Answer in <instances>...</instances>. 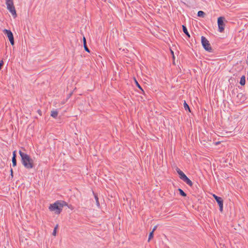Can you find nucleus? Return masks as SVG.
Listing matches in <instances>:
<instances>
[{"mask_svg":"<svg viewBox=\"0 0 248 248\" xmlns=\"http://www.w3.org/2000/svg\"><path fill=\"white\" fill-rule=\"evenodd\" d=\"M67 205V202L64 201H57L54 203L50 204L49 206V210L54 212L55 214L59 215L62 210V208Z\"/></svg>","mask_w":248,"mask_h":248,"instance_id":"f257e3e1","label":"nucleus"},{"mask_svg":"<svg viewBox=\"0 0 248 248\" xmlns=\"http://www.w3.org/2000/svg\"><path fill=\"white\" fill-rule=\"evenodd\" d=\"M19 154L21 157V163L27 169H32L33 166V161L27 154L19 151Z\"/></svg>","mask_w":248,"mask_h":248,"instance_id":"f03ea898","label":"nucleus"},{"mask_svg":"<svg viewBox=\"0 0 248 248\" xmlns=\"http://www.w3.org/2000/svg\"><path fill=\"white\" fill-rule=\"evenodd\" d=\"M179 175V178L185 182L188 186H192L193 185L192 182L186 176V175L178 168L175 169Z\"/></svg>","mask_w":248,"mask_h":248,"instance_id":"7ed1b4c3","label":"nucleus"},{"mask_svg":"<svg viewBox=\"0 0 248 248\" xmlns=\"http://www.w3.org/2000/svg\"><path fill=\"white\" fill-rule=\"evenodd\" d=\"M201 42L203 47L206 51L209 52H213V49L211 47L209 41L204 36H202Z\"/></svg>","mask_w":248,"mask_h":248,"instance_id":"20e7f679","label":"nucleus"},{"mask_svg":"<svg viewBox=\"0 0 248 248\" xmlns=\"http://www.w3.org/2000/svg\"><path fill=\"white\" fill-rule=\"evenodd\" d=\"M7 8L12 15L15 17L16 16V11L14 5L13 0H6Z\"/></svg>","mask_w":248,"mask_h":248,"instance_id":"39448f33","label":"nucleus"},{"mask_svg":"<svg viewBox=\"0 0 248 248\" xmlns=\"http://www.w3.org/2000/svg\"><path fill=\"white\" fill-rule=\"evenodd\" d=\"M227 20L224 16H220L217 18V25L218 27V31L220 32H223L224 31L225 27V22H227Z\"/></svg>","mask_w":248,"mask_h":248,"instance_id":"423d86ee","label":"nucleus"},{"mask_svg":"<svg viewBox=\"0 0 248 248\" xmlns=\"http://www.w3.org/2000/svg\"><path fill=\"white\" fill-rule=\"evenodd\" d=\"M3 33L8 38L11 44L13 46L15 44L14 38L12 32L9 30L4 29L3 31Z\"/></svg>","mask_w":248,"mask_h":248,"instance_id":"0eeeda50","label":"nucleus"},{"mask_svg":"<svg viewBox=\"0 0 248 248\" xmlns=\"http://www.w3.org/2000/svg\"><path fill=\"white\" fill-rule=\"evenodd\" d=\"M246 99V95L242 93H238L236 96L237 103H243L245 101Z\"/></svg>","mask_w":248,"mask_h":248,"instance_id":"6e6552de","label":"nucleus"},{"mask_svg":"<svg viewBox=\"0 0 248 248\" xmlns=\"http://www.w3.org/2000/svg\"><path fill=\"white\" fill-rule=\"evenodd\" d=\"M216 202H217L219 207V211L221 212L223 211V200L222 198H220L219 199L217 200Z\"/></svg>","mask_w":248,"mask_h":248,"instance_id":"1a4fd4ad","label":"nucleus"},{"mask_svg":"<svg viewBox=\"0 0 248 248\" xmlns=\"http://www.w3.org/2000/svg\"><path fill=\"white\" fill-rule=\"evenodd\" d=\"M83 45H84V47L85 50L88 52H90V50L87 46L86 40V38L85 37H83Z\"/></svg>","mask_w":248,"mask_h":248,"instance_id":"9d476101","label":"nucleus"},{"mask_svg":"<svg viewBox=\"0 0 248 248\" xmlns=\"http://www.w3.org/2000/svg\"><path fill=\"white\" fill-rule=\"evenodd\" d=\"M182 28H183V32L186 34V35L187 36V37L190 38V34L189 33V32H188V31H187V29L186 26H185L184 25H183L182 26Z\"/></svg>","mask_w":248,"mask_h":248,"instance_id":"9b49d317","label":"nucleus"},{"mask_svg":"<svg viewBox=\"0 0 248 248\" xmlns=\"http://www.w3.org/2000/svg\"><path fill=\"white\" fill-rule=\"evenodd\" d=\"M240 84L242 86H244L246 84V78L245 76H242L240 78Z\"/></svg>","mask_w":248,"mask_h":248,"instance_id":"f8f14e48","label":"nucleus"},{"mask_svg":"<svg viewBox=\"0 0 248 248\" xmlns=\"http://www.w3.org/2000/svg\"><path fill=\"white\" fill-rule=\"evenodd\" d=\"M58 114V111L56 110H55L51 111L50 115L52 117L56 118L57 117Z\"/></svg>","mask_w":248,"mask_h":248,"instance_id":"ddd939ff","label":"nucleus"},{"mask_svg":"<svg viewBox=\"0 0 248 248\" xmlns=\"http://www.w3.org/2000/svg\"><path fill=\"white\" fill-rule=\"evenodd\" d=\"M184 107L186 110H188L189 112H191L190 108L188 104L185 101L184 103Z\"/></svg>","mask_w":248,"mask_h":248,"instance_id":"4468645a","label":"nucleus"},{"mask_svg":"<svg viewBox=\"0 0 248 248\" xmlns=\"http://www.w3.org/2000/svg\"><path fill=\"white\" fill-rule=\"evenodd\" d=\"M197 16L199 17H204V16H205V13L202 11H199L198 12Z\"/></svg>","mask_w":248,"mask_h":248,"instance_id":"2eb2a0df","label":"nucleus"},{"mask_svg":"<svg viewBox=\"0 0 248 248\" xmlns=\"http://www.w3.org/2000/svg\"><path fill=\"white\" fill-rule=\"evenodd\" d=\"M178 190L179 192V194L183 197H186V194L181 188H178Z\"/></svg>","mask_w":248,"mask_h":248,"instance_id":"dca6fc26","label":"nucleus"},{"mask_svg":"<svg viewBox=\"0 0 248 248\" xmlns=\"http://www.w3.org/2000/svg\"><path fill=\"white\" fill-rule=\"evenodd\" d=\"M136 85L138 87L139 89H140L141 92V93H144V91H143V89L142 88V87H141V86L139 84V83L136 80Z\"/></svg>","mask_w":248,"mask_h":248,"instance_id":"f3484780","label":"nucleus"},{"mask_svg":"<svg viewBox=\"0 0 248 248\" xmlns=\"http://www.w3.org/2000/svg\"><path fill=\"white\" fill-rule=\"evenodd\" d=\"M93 194H94V198H95V201H96V204H97V205L98 206H99L100 205V204H99L98 196H97V195L96 194H95L94 193H93Z\"/></svg>","mask_w":248,"mask_h":248,"instance_id":"a211bd4d","label":"nucleus"},{"mask_svg":"<svg viewBox=\"0 0 248 248\" xmlns=\"http://www.w3.org/2000/svg\"><path fill=\"white\" fill-rule=\"evenodd\" d=\"M12 161L13 164V166L15 167L16 165V158H12Z\"/></svg>","mask_w":248,"mask_h":248,"instance_id":"6ab92c4d","label":"nucleus"},{"mask_svg":"<svg viewBox=\"0 0 248 248\" xmlns=\"http://www.w3.org/2000/svg\"><path fill=\"white\" fill-rule=\"evenodd\" d=\"M154 237V232H150L148 238V241H149Z\"/></svg>","mask_w":248,"mask_h":248,"instance_id":"aec40b11","label":"nucleus"},{"mask_svg":"<svg viewBox=\"0 0 248 248\" xmlns=\"http://www.w3.org/2000/svg\"><path fill=\"white\" fill-rule=\"evenodd\" d=\"M58 225H56V226L54 228V230H53V232H52V235H54L55 236L56 234V233H57V228H58Z\"/></svg>","mask_w":248,"mask_h":248,"instance_id":"412c9836","label":"nucleus"},{"mask_svg":"<svg viewBox=\"0 0 248 248\" xmlns=\"http://www.w3.org/2000/svg\"><path fill=\"white\" fill-rule=\"evenodd\" d=\"M3 64H4V62H3V60H1L0 61V70H1V69L2 68V67L3 66Z\"/></svg>","mask_w":248,"mask_h":248,"instance_id":"4be33fe9","label":"nucleus"},{"mask_svg":"<svg viewBox=\"0 0 248 248\" xmlns=\"http://www.w3.org/2000/svg\"><path fill=\"white\" fill-rule=\"evenodd\" d=\"M213 197L214 198V199H215L216 201H217V200L219 199L220 198V197H218V196H217L215 194H213Z\"/></svg>","mask_w":248,"mask_h":248,"instance_id":"5701e85b","label":"nucleus"},{"mask_svg":"<svg viewBox=\"0 0 248 248\" xmlns=\"http://www.w3.org/2000/svg\"><path fill=\"white\" fill-rule=\"evenodd\" d=\"M213 197L214 198V199H215L216 201H217V200L219 199L220 198V197H218V196H217L215 194H213Z\"/></svg>","mask_w":248,"mask_h":248,"instance_id":"b1692460","label":"nucleus"},{"mask_svg":"<svg viewBox=\"0 0 248 248\" xmlns=\"http://www.w3.org/2000/svg\"><path fill=\"white\" fill-rule=\"evenodd\" d=\"M213 197L214 198V199H215L216 201H217V200L219 199L220 198V197H218V196H217L215 194H213Z\"/></svg>","mask_w":248,"mask_h":248,"instance_id":"393cba45","label":"nucleus"},{"mask_svg":"<svg viewBox=\"0 0 248 248\" xmlns=\"http://www.w3.org/2000/svg\"><path fill=\"white\" fill-rule=\"evenodd\" d=\"M16 151H14L13 153V156L12 158H16Z\"/></svg>","mask_w":248,"mask_h":248,"instance_id":"a878e982","label":"nucleus"},{"mask_svg":"<svg viewBox=\"0 0 248 248\" xmlns=\"http://www.w3.org/2000/svg\"><path fill=\"white\" fill-rule=\"evenodd\" d=\"M10 176L12 178H13L14 175H13V170L12 169H11V170H10Z\"/></svg>","mask_w":248,"mask_h":248,"instance_id":"bb28decb","label":"nucleus"},{"mask_svg":"<svg viewBox=\"0 0 248 248\" xmlns=\"http://www.w3.org/2000/svg\"><path fill=\"white\" fill-rule=\"evenodd\" d=\"M65 206H66V205ZM66 206H67L69 208H70L71 209H73V206L71 204H68L67 203Z\"/></svg>","mask_w":248,"mask_h":248,"instance_id":"cd10ccee","label":"nucleus"},{"mask_svg":"<svg viewBox=\"0 0 248 248\" xmlns=\"http://www.w3.org/2000/svg\"><path fill=\"white\" fill-rule=\"evenodd\" d=\"M156 228H157V226H155V227H154V228H153V230H152V232H154L156 230Z\"/></svg>","mask_w":248,"mask_h":248,"instance_id":"c85d7f7f","label":"nucleus"},{"mask_svg":"<svg viewBox=\"0 0 248 248\" xmlns=\"http://www.w3.org/2000/svg\"><path fill=\"white\" fill-rule=\"evenodd\" d=\"M171 54L173 55V57H174V53H173V51L171 50Z\"/></svg>","mask_w":248,"mask_h":248,"instance_id":"c756f323","label":"nucleus"}]
</instances>
